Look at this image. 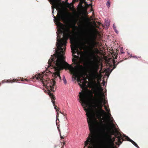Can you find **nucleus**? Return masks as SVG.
Listing matches in <instances>:
<instances>
[{
  "label": "nucleus",
  "instance_id": "5",
  "mask_svg": "<svg viewBox=\"0 0 148 148\" xmlns=\"http://www.w3.org/2000/svg\"><path fill=\"white\" fill-rule=\"evenodd\" d=\"M114 136L117 138V141L116 143V144L119 146L122 143L123 141H124V135H123L120 132H117L116 134L114 135Z\"/></svg>",
  "mask_w": 148,
  "mask_h": 148
},
{
  "label": "nucleus",
  "instance_id": "14",
  "mask_svg": "<svg viewBox=\"0 0 148 148\" xmlns=\"http://www.w3.org/2000/svg\"><path fill=\"white\" fill-rule=\"evenodd\" d=\"M123 60H122L121 61H119V62H118L117 64H116L115 62H114V66H113V69H114L116 67V65L118 64L120 62H121Z\"/></svg>",
  "mask_w": 148,
  "mask_h": 148
},
{
  "label": "nucleus",
  "instance_id": "29",
  "mask_svg": "<svg viewBox=\"0 0 148 148\" xmlns=\"http://www.w3.org/2000/svg\"><path fill=\"white\" fill-rule=\"evenodd\" d=\"M97 107V106H95V107Z\"/></svg>",
  "mask_w": 148,
  "mask_h": 148
},
{
  "label": "nucleus",
  "instance_id": "6",
  "mask_svg": "<svg viewBox=\"0 0 148 148\" xmlns=\"http://www.w3.org/2000/svg\"><path fill=\"white\" fill-rule=\"evenodd\" d=\"M98 95L101 97L99 101V103L100 106V111L101 113L104 114L105 113V112L102 109V106L101 105L102 103L103 100V98H102V97L104 96V94L103 92L101 93V92H100L98 93Z\"/></svg>",
  "mask_w": 148,
  "mask_h": 148
},
{
  "label": "nucleus",
  "instance_id": "16",
  "mask_svg": "<svg viewBox=\"0 0 148 148\" xmlns=\"http://www.w3.org/2000/svg\"><path fill=\"white\" fill-rule=\"evenodd\" d=\"M110 0H109L106 3V5L108 7V8H109L110 6Z\"/></svg>",
  "mask_w": 148,
  "mask_h": 148
},
{
  "label": "nucleus",
  "instance_id": "2",
  "mask_svg": "<svg viewBox=\"0 0 148 148\" xmlns=\"http://www.w3.org/2000/svg\"><path fill=\"white\" fill-rule=\"evenodd\" d=\"M86 29L84 30V35L86 37V43L89 45L90 47L92 52V57L93 60L91 62V68L92 71L91 75L94 79L99 78L100 75L98 72L99 69V60L98 58V56L95 55V53L98 54L99 53L98 49L96 48L94 51L93 48L97 45V42L95 41L96 36H95L92 35L91 34L88 32Z\"/></svg>",
  "mask_w": 148,
  "mask_h": 148
},
{
  "label": "nucleus",
  "instance_id": "7",
  "mask_svg": "<svg viewBox=\"0 0 148 148\" xmlns=\"http://www.w3.org/2000/svg\"><path fill=\"white\" fill-rule=\"evenodd\" d=\"M53 2L54 3V6L56 8L57 10H58V14H59L60 13L61 14V12L60 10V5L61 4V2H56L54 0Z\"/></svg>",
  "mask_w": 148,
  "mask_h": 148
},
{
  "label": "nucleus",
  "instance_id": "27",
  "mask_svg": "<svg viewBox=\"0 0 148 148\" xmlns=\"http://www.w3.org/2000/svg\"><path fill=\"white\" fill-rule=\"evenodd\" d=\"M104 103L105 104H106V102L105 101H104Z\"/></svg>",
  "mask_w": 148,
  "mask_h": 148
},
{
  "label": "nucleus",
  "instance_id": "12",
  "mask_svg": "<svg viewBox=\"0 0 148 148\" xmlns=\"http://www.w3.org/2000/svg\"><path fill=\"white\" fill-rule=\"evenodd\" d=\"M124 140H127V141L130 142H132L133 141L132 139H131L130 138L127 136H125L124 135Z\"/></svg>",
  "mask_w": 148,
  "mask_h": 148
},
{
  "label": "nucleus",
  "instance_id": "30",
  "mask_svg": "<svg viewBox=\"0 0 148 148\" xmlns=\"http://www.w3.org/2000/svg\"><path fill=\"white\" fill-rule=\"evenodd\" d=\"M58 114V113H57V114Z\"/></svg>",
  "mask_w": 148,
  "mask_h": 148
},
{
  "label": "nucleus",
  "instance_id": "11",
  "mask_svg": "<svg viewBox=\"0 0 148 148\" xmlns=\"http://www.w3.org/2000/svg\"><path fill=\"white\" fill-rule=\"evenodd\" d=\"M94 88L96 90H97L101 91H103V88L101 87V86L99 85H99L96 83L94 84Z\"/></svg>",
  "mask_w": 148,
  "mask_h": 148
},
{
  "label": "nucleus",
  "instance_id": "3",
  "mask_svg": "<svg viewBox=\"0 0 148 148\" xmlns=\"http://www.w3.org/2000/svg\"><path fill=\"white\" fill-rule=\"evenodd\" d=\"M44 73L42 74H39L38 75H35L34 77V79L36 78L38 80H40L44 85V86H46L47 88L48 91V94L51 98V101L52 102L54 108L56 111H59V108L57 107V106L55 105V101H54L56 99L55 96L53 93L50 91L54 92L55 91L56 88H54L55 86L56 82L54 79H51L49 78H47L45 80L44 78Z\"/></svg>",
  "mask_w": 148,
  "mask_h": 148
},
{
  "label": "nucleus",
  "instance_id": "4",
  "mask_svg": "<svg viewBox=\"0 0 148 148\" xmlns=\"http://www.w3.org/2000/svg\"><path fill=\"white\" fill-rule=\"evenodd\" d=\"M98 130L99 134L101 137H102L106 134V126L103 123V122L101 121L100 123H98Z\"/></svg>",
  "mask_w": 148,
  "mask_h": 148
},
{
  "label": "nucleus",
  "instance_id": "26",
  "mask_svg": "<svg viewBox=\"0 0 148 148\" xmlns=\"http://www.w3.org/2000/svg\"><path fill=\"white\" fill-rule=\"evenodd\" d=\"M133 58H137V57H136V56H133Z\"/></svg>",
  "mask_w": 148,
  "mask_h": 148
},
{
  "label": "nucleus",
  "instance_id": "13",
  "mask_svg": "<svg viewBox=\"0 0 148 148\" xmlns=\"http://www.w3.org/2000/svg\"><path fill=\"white\" fill-rule=\"evenodd\" d=\"M18 80H17L16 79H9L8 80H7V81L8 82L12 83L14 82H17Z\"/></svg>",
  "mask_w": 148,
  "mask_h": 148
},
{
  "label": "nucleus",
  "instance_id": "28",
  "mask_svg": "<svg viewBox=\"0 0 148 148\" xmlns=\"http://www.w3.org/2000/svg\"><path fill=\"white\" fill-rule=\"evenodd\" d=\"M63 146H62V147L61 148H63Z\"/></svg>",
  "mask_w": 148,
  "mask_h": 148
},
{
  "label": "nucleus",
  "instance_id": "25",
  "mask_svg": "<svg viewBox=\"0 0 148 148\" xmlns=\"http://www.w3.org/2000/svg\"><path fill=\"white\" fill-rule=\"evenodd\" d=\"M58 129L59 131L60 132V129H59L58 127Z\"/></svg>",
  "mask_w": 148,
  "mask_h": 148
},
{
  "label": "nucleus",
  "instance_id": "8",
  "mask_svg": "<svg viewBox=\"0 0 148 148\" xmlns=\"http://www.w3.org/2000/svg\"><path fill=\"white\" fill-rule=\"evenodd\" d=\"M88 83V81L86 80V78H84L82 79V84H79L80 87L83 88L86 86V84Z\"/></svg>",
  "mask_w": 148,
  "mask_h": 148
},
{
  "label": "nucleus",
  "instance_id": "17",
  "mask_svg": "<svg viewBox=\"0 0 148 148\" xmlns=\"http://www.w3.org/2000/svg\"><path fill=\"white\" fill-rule=\"evenodd\" d=\"M63 81L64 84H66V81L64 77H63Z\"/></svg>",
  "mask_w": 148,
  "mask_h": 148
},
{
  "label": "nucleus",
  "instance_id": "19",
  "mask_svg": "<svg viewBox=\"0 0 148 148\" xmlns=\"http://www.w3.org/2000/svg\"><path fill=\"white\" fill-rule=\"evenodd\" d=\"M118 55L117 53H115L114 54V55L115 56V58H116L117 57V55Z\"/></svg>",
  "mask_w": 148,
  "mask_h": 148
},
{
  "label": "nucleus",
  "instance_id": "18",
  "mask_svg": "<svg viewBox=\"0 0 148 148\" xmlns=\"http://www.w3.org/2000/svg\"><path fill=\"white\" fill-rule=\"evenodd\" d=\"M76 22V21L75 20H74V23L73 24V25L74 27H75L76 28V27H77V26L75 25Z\"/></svg>",
  "mask_w": 148,
  "mask_h": 148
},
{
  "label": "nucleus",
  "instance_id": "20",
  "mask_svg": "<svg viewBox=\"0 0 148 148\" xmlns=\"http://www.w3.org/2000/svg\"><path fill=\"white\" fill-rule=\"evenodd\" d=\"M121 53H124V52H123V50L122 49H121Z\"/></svg>",
  "mask_w": 148,
  "mask_h": 148
},
{
  "label": "nucleus",
  "instance_id": "9",
  "mask_svg": "<svg viewBox=\"0 0 148 148\" xmlns=\"http://www.w3.org/2000/svg\"><path fill=\"white\" fill-rule=\"evenodd\" d=\"M63 18L64 16L63 15H59V16L58 18H55V20H56V22L58 23V24H59L60 27L61 29H62L63 28V27L62 26V23L60 22V19L61 18Z\"/></svg>",
  "mask_w": 148,
  "mask_h": 148
},
{
  "label": "nucleus",
  "instance_id": "24",
  "mask_svg": "<svg viewBox=\"0 0 148 148\" xmlns=\"http://www.w3.org/2000/svg\"><path fill=\"white\" fill-rule=\"evenodd\" d=\"M65 143H66V142H64V143H63V145H65Z\"/></svg>",
  "mask_w": 148,
  "mask_h": 148
},
{
  "label": "nucleus",
  "instance_id": "21",
  "mask_svg": "<svg viewBox=\"0 0 148 148\" xmlns=\"http://www.w3.org/2000/svg\"><path fill=\"white\" fill-rule=\"evenodd\" d=\"M60 138H61V139H64V137H63V136H61V133H60Z\"/></svg>",
  "mask_w": 148,
  "mask_h": 148
},
{
  "label": "nucleus",
  "instance_id": "22",
  "mask_svg": "<svg viewBox=\"0 0 148 148\" xmlns=\"http://www.w3.org/2000/svg\"><path fill=\"white\" fill-rule=\"evenodd\" d=\"M113 28L115 30H116V27H115L114 25H113Z\"/></svg>",
  "mask_w": 148,
  "mask_h": 148
},
{
  "label": "nucleus",
  "instance_id": "1",
  "mask_svg": "<svg viewBox=\"0 0 148 148\" xmlns=\"http://www.w3.org/2000/svg\"><path fill=\"white\" fill-rule=\"evenodd\" d=\"M71 31L69 28L64 29L63 33L62 39L58 38L57 36L56 43V45L58 50L56 51V54H54L55 58L51 56L50 60L49 59L48 63L50 66H52L55 69L56 72L54 74L55 78L59 77L61 80V77L60 75V71L64 68L66 69H69L71 74L74 77L75 79H77L78 82L80 84L82 81V79H80L81 76H83L85 71L86 67L89 65V63L86 62L84 64V66L80 64L78 62L77 58H78L77 56L75 55L76 51H78V49L76 46L71 47L72 56L73 57L72 58V62L73 64L76 65L73 67L71 65H70L64 60L65 58L64 56L66 49V46L67 43L66 41L71 36Z\"/></svg>",
  "mask_w": 148,
  "mask_h": 148
},
{
  "label": "nucleus",
  "instance_id": "23",
  "mask_svg": "<svg viewBox=\"0 0 148 148\" xmlns=\"http://www.w3.org/2000/svg\"><path fill=\"white\" fill-rule=\"evenodd\" d=\"M115 30V32H116V33H118V31H117L116 29V30Z\"/></svg>",
  "mask_w": 148,
  "mask_h": 148
},
{
  "label": "nucleus",
  "instance_id": "15",
  "mask_svg": "<svg viewBox=\"0 0 148 148\" xmlns=\"http://www.w3.org/2000/svg\"><path fill=\"white\" fill-rule=\"evenodd\" d=\"M132 143L137 148H139V147L138 146L137 144L134 141H133Z\"/></svg>",
  "mask_w": 148,
  "mask_h": 148
},
{
  "label": "nucleus",
  "instance_id": "10",
  "mask_svg": "<svg viewBox=\"0 0 148 148\" xmlns=\"http://www.w3.org/2000/svg\"><path fill=\"white\" fill-rule=\"evenodd\" d=\"M104 108L105 110L108 112V117L110 121L111 122H112L113 120L112 119H113V118L112 117H111V115L110 114V110L109 109H108V108L105 106H104Z\"/></svg>",
  "mask_w": 148,
  "mask_h": 148
}]
</instances>
